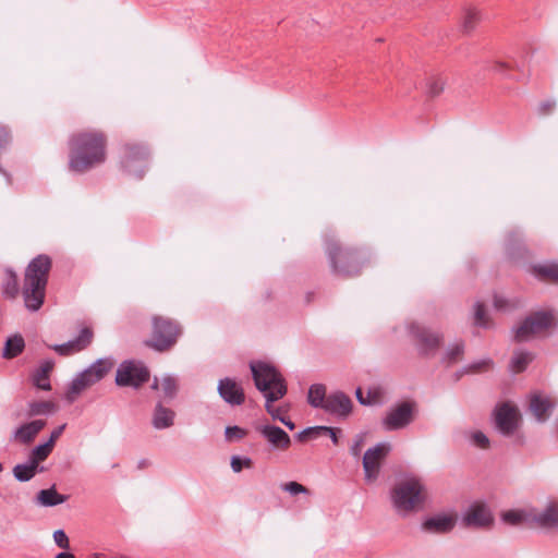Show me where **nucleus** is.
<instances>
[{
  "label": "nucleus",
  "mask_w": 558,
  "mask_h": 558,
  "mask_svg": "<svg viewBox=\"0 0 558 558\" xmlns=\"http://www.w3.org/2000/svg\"><path fill=\"white\" fill-rule=\"evenodd\" d=\"M225 436L228 441L240 440L246 436V430L236 425L228 426L226 427Z\"/></svg>",
  "instance_id": "obj_45"
},
{
  "label": "nucleus",
  "mask_w": 558,
  "mask_h": 558,
  "mask_svg": "<svg viewBox=\"0 0 558 558\" xmlns=\"http://www.w3.org/2000/svg\"><path fill=\"white\" fill-rule=\"evenodd\" d=\"M474 324L480 327H487L486 311L481 302L474 305Z\"/></svg>",
  "instance_id": "obj_44"
},
{
  "label": "nucleus",
  "mask_w": 558,
  "mask_h": 558,
  "mask_svg": "<svg viewBox=\"0 0 558 558\" xmlns=\"http://www.w3.org/2000/svg\"><path fill=\"white\" fill-rule=\"evenodd\" d=\"M257 430L276 450H287L291 446L290 436L279 426L262 425Z\"/></svg>",
  "instance_id": "obj_18"
},
{
  "label": "nucleus",
  "mask_w": 558,
  "mask_h": 558,
  "mask_svg": "<svg viewBox=\"0 0 558 558\" xmlns=\"http://www.w3.org/2000/svg\"><path fill=\"white\" fill-rule=\"evenodd\" d=\"M253 379L256 388L263 392L266 399V411L272 420H278L290 430L295 428V424L287 416L280 414V409L271 405L272 402L280 400L287 393V385L282 375L277 368L265 362H252L250 364Z\"/></svg>",
  "instance_id": "obj_2"
},
{
  "label": "nucleus",
  "mask_w": 558,
  "mask_h": 558,
  "mask_svg": "<svg viewBox=\"0 0 558 558\" xmlns=\"http://www.w3.org/2000/svg\"><path fill=\"white\" fill-rule=\"evenodd\" d=\"M65 426H66L65 424H62V425L58 426L57 428H54L50 434V438L46 442L49 444L51 447H53L56 440L61 436Z\"/></svg>",
  "instance_id": "obj_54"
},
{
  "label": "nucleus",
  "mask_w": 558,
  "mask_h": 558,
  "mask_svg": "<svg viewBox=\"0 0 558 558\" xmlns=\"http://www.w3.org/2000/svg\"><path fill=\"white\" fill-rule=\"evenodd\" d=\"M54 410V404L50 401H35L28 405L29 415L48 414Z\"/></svg>",
  "instance_id": "obj_36"
},
{
  "label": "nucleus",
  "mask_w": 558,
  "mask_h": 558,
  "mask_svg": "<svg viewBox=\"0 0 558 558\" xmlns=\"http://www.w3.org/2000/svg\"><path fill=\"white\" fill-rule=\"evenodd\" d=\"M533 355L530 352L518 351L510 361V369L514 373L523 372L532 362Z\"/></svg>",
  "instance_id": "obj_32"
},
{
  "label": "nucleus",
  "mask_w": 558,
  "mask_h": 558,
  "mask_svg": "<svg viewBox=\"0 0 558 558\" xmlns=\"http://www.w3.org/2000/svg\"><path fill=\"white\" fill-rule=\"evenodd\" d=\"M409 332L415 341L420 355H433L442 342L440 332L432 331L429 328L412 323L409 325Z\"/></svg>",
  "instance_id": "obj_12"
},
{
  "label": "nucleus",
  "mask_w": 558,
  "mask_h": 558,
  "mask_svg": "<svg viewBox=\"0 0 558 558\" xmlns=\"http://www.w3.org/2000/svg\"><path fill=\"white\" fill-rule=\"evenodd\" d=\"M54 558H75V556L68 551L59 553Z\"/></svg>",
  "instance_id": "obj_57"
},
{
  "label": "nucleus",
  "mask_w": 558,
  "mask_h": 558,
  "mask_svg": "<svg viewBox=\"0 0 558 558\" xmlns=\"http://www.w3.org/2000/svg\"><path fill=\"white\" fill-rule=\"evenodd\" d=\"M534 275L542 280H553L558 282V264L549 263V264H539L533 266Z\"/></svg>",
  "instance_id": "obj_30"
},
{
  "label": "nucleus",
  "mask_w": 558,
  "mask_h": 558,
  "mask_svg": "<svg viewBox=\"0 0 558 558\" xmlns=\"http://www.w3.org/2000/svg\"><path fill=\"white\" fill-rule=\"evenodd\" d=\"M158 386H159L158 379H157V377H155L154 383L151 385V389L156 390V389H158Z\"/></svg>",
  "instance_id": "obj_62"
},
{
  "label": "nucleus",
  "mask_w": 558,
  "mask_h": 558,
  "mask_svg": "<svg viewBox=\"0 0 558 558\" xmlns=\"http://www.w3.org/2000/svg\"><path fill=\"white\" fill-rule=\"evenodd\" d=\"M107 140L102 132L84 131L72 134L69 140V168L84 173L106 160Z\"/></svg>",
  "instance_id": "obj_1"
},
{
  "label": "nucleus",
  "mask_w": 558,
  "mask_h": 558,
  "mask_svg": "<svg viewBox=\"0 0 558 558\" xmlns=\"http://www.w3.org/2000/svg\"><path fill=\"white\" fill-rule=\"evenodd\" d=\"M230 464L232 471L239 473L244 468H251L253 465V461L248 457L232 456Z\"/></svg>",
  "instance_id": "obj_42"
},
{
  "label": "nucleus",
  "mask_w": 558,
  "mask_h": 558,
  "mask_svg": "<svg viewBox=\"0 0 558 558\" xmlns=\"http://www.w3.org/2000/svg\"><path fill=\"white\" fill-rule=\"evenodd\" d=\"M161 388L165 397L172 399L178 390L177 380L172 376H166L162 379Z\"/></svg>",
  "instance_id": "obj_40"
},
{
  "label": "nucleus",
  "mask_w": 558,
  "mask_h": 558,
  "mask_svg": "<svg viewBox=\"0 0 558 558\" xmlns=\"http://www.w3.org/2000/svg\"><path fill=\"white\" fill-rule=\"evenodd\" d=\"M218 393L227 403L231 405H240L245 400L243 389L229 377L219 380Z\"/></svg>",
  "instance_id": "obj_19"
},
{
  "label": "nucleus",
  "mask_w": 558,
  "mask_h": 558,
  "mask_svg": "<svg viewBox=\"0 0 558 558\" xmlns=\"http://www.w3.org/2000/svg\"><path fill=\"white\" fill-rule=\"evenodd\" d=\"M11 143V134L7 126L0 125V149H5Z\"/></svg>",
  "instance_id": "obj_50"
},
{
  "label": "nucleus",
  "mask_w": 558,
  "mask_h": 558,
  "mask_svg": "<svg viewBox=\"0 0 558 558\" xmlns=\"http://www.w3.org/2000/svg\"><path fill=\"white\" fill-rule=\"evenodd\" d=\"M391 450L389 442H378L374 447L367 449L363 457V469L365 480L373 482L377 478L380 470V462L388 456Z\"/></svg>",
  "instance_id": "obj_13"
},
{
  "label": "nucleus",
  "mask_w": 558,
  "mask_h": 558,
  "mask_svg": "<svg viewBox=\"0 0 558 558\" xmlns=\"http://www.w3.org/2000/svg\"><path fill=\"white\" fill-rule=\"evenodd\" d=\"M322 428L324 429V430H322V435L328 434L330 436L332 444L338 445V442H339L338 433L340 432V429L336 428V427H329V426H322Z\"/></svg>",
  "instance_id": "obj_52"
},
{
  "label": "nucleus",
  "mask_w": 558,
  "mask_h": 558,
  "mask_svg": "<svg viewBox=\"0 0 558 558\" xmlns=\"http://www.w3.org/2000/svg\"><path fill=\"white\" fill-rule=\"evenodd\" d=\"M52 449H53V447H51L47 442H44V444L35 446L32 449L31 453L34 454L38 460H40L43 462L49 457Z\"/></svg>",
  "instance_id": "obj_46"
},
{
  "label": "nucleus",
  "mask_w": 558,
  "mask_h": 558,
  "mask_svg": "<svg viewBox=\"0 0 558 558\" xmlns=\"http://www.w3.org/2000/svg\"><path fill=\"white\" fill-rule=\"evenodd\" d=\"M456 521L448 514H436L427 518L422 523V529L425 532L434 534H446L453 530Z\"/></svg>",
  "instance_id": "obj_20"
},
{
  "label": "nucleus",
  "mask_w": 558,
  "mask_h": 558,
  "mask_svg": "<svg viewBox=\"0 0 558 558\" xmlns=\"http://www.w3.org/2000/svg\"><path fill=\"white\" fill-rule=\"evenodd\" d=\"M512 238H513V234H510L508 238V242H507V251L509 252L510 255H513L512 247H511Z\"/></svg>",
  "instance_id": "obj_59"
},
{
  "label": "nucleus",
  "mask_w": 558,
  "mask_h": 558,
  "mask_svg": "<svg viewBox=\"0 0 558 558\" xmlns=\"http://www.w3.org/2000/svg\"><path fill=\"white\" fill-rule=\"evenodd\" d=\"M2 293L8 299H14L19 294L17 276L14 270L8 268L2 283Z\"/></svg>",
  "instance_id": "obj_29"
},
{
  "label": "nucleus",
  "mask_w": 558,
  "mask_h": 558,
  "mask_svg": "<svg viewBox=\"0 0 558 558\" xmlns=\"http://www.w3.org/2000/svg\"><path fill=\"white\" fill-rule=\"evenodd\" d=\"M13 476L19 482H28L35 477L36 473L32 471L25 463L16 464L12 470Z\"/></svg>",
  "instance_id": "obj_37"
},
{
  "label": "nucleus",
  "mask_w": 558,
  "mask_h": 558,
  "mask_svg": "<svg viewBox=\"0 0 558 558\" xmlns=\"http://www.w3.org/2000/svg\"><path fill=\"white\" fill-rule=\"evenodd\" d=\"M40 462L41 461L38 460L34 454L29 453L28 460L25 462V464L37 474L45 471V468L39 465Z\"/></svg>",
  "instance_id": "obj_51"
},
{
  "label": "nucleus",
  "mask_w": 558,
  "mask_h": 558,
  "mask_svg": "<svg viewBox=\"0 0 558 558\" xmlns=\"http://www.w3.org/2000/svg\"><path fill=\"white\" fill-rule=\"evenodd\" d=\"M114 361L111 357H102L96 360L89 367H87L93 376L100 381L112 369Z\"/></svg>",
  "instance_id": "obj_28"
},
{
  "label": "nucleus",
  "mask_w": 558,
  "mask_h": 558,
  "mask_svg": "<svg viewBox=\"0 0 558 558\" xmlns=\"http://www.w3.org/2000/svg\"><path fill=\"white\" fill-rule=\"evenodd\" d=\"M80 374L82 375V377L84 378V380L87 383V385L89 387L98 383V380L93 376V374L90 373V371L88 368L84 369Z\"/></svg>",
  "instance_id": "obj_55"
},
{
  "label": "nucleus",
  "mask_w": 558,
  "mask_h": 558,
  "mask_svg": "<svg viewBox=\"0 0 558 558\" xmlns=\"http://www.w3.org/2000/svg\"><path fill=\"white\" fill-rule=\"evenodd\" d=\"M494 425L496 430L504 437H512L521 424V416L518 409L509 402H502L494 409Z\"/></svg>",
  "instance_id": "obj_10"
},
{
  "label": "nucleus",
  "mask_w": 558,
  "mask_h": 558,
  "mask_svg": "<svg viewBox=\"0 0 558 558\" xmlns=\"http://www.w3.org/2000/svg\"><path fill=\"white\" fill-rule=\"evenodd\" d=\"M326 253L336 275L350 277L360 272L361 264L356 250L342 248L336 241L326 240Z\"/></svg>",
  "instance_id": "obj_6"
},
{
  "label": "nucleus",
  "mask_w": 558,
  "mask_h": 558,
  "mask_svg": "<svg viewBox=\"0 0 558 558\" xmlns=\"http://www.w3.org/2000/svg\"><path fill=\"white\" fill-rule=\"evenodd\" d=\"M494 306L497 308V310H506L507 306H508V302L506 299L501 298V296H498V295H495L494 298Z\"/></svg>",
  "instance_id": "obj_56"
},
{
  "label": "nucleus",
  "mask_w": 558,
  "mask_h": 558,
  "mask_svg": "<svg viewBox=\"0 0 558 558\" xmlns=\"http://www.w3.org/2000/svg\"><path fill=\"white\" fill-rule=\"evenodd\" d=\"M149 151L142 144L124 145V153L121 157V168L123 171L135 179H142L147 168Z\"/></svg>",
  "instance_id": "obj_9"
},
{
  "label": "nucleus",
  "mask_w": 558,
  "mask_h": 558,
  "mask_svg": "<svg viewBox=\"0 0 558 558\" xmlns=\"http://www.w3.org/2000/svg\"><path fill=\"white\" fill-rule=\"evenodd\" d=\"M149 369L138 360L123 361L117 368L116 385L119 387L140 388L149 380Z\"/></svg>",
  "instance_id": "obj_8"
},
{
  "label": "nucleus",
  "mask_w": 558,
  "mask_h": 558,
  "mask_svg": "<svg viewBox=\"0 0 558 558\" xmlns=\"http://www.w3.org/2000/svg\"><path fill=\"white\" fill-rule=\"evenodd\" d=\"M322 430H324L322 428V426L306 427L296 434V439L299 441H306L307 439L317 438V437L322 436Z\"/></svg>",
  "instance_id": "obj_41"
},
{
  "label": "nucleus",
  "mask_w": 558,
  "mask_h": 558,
  "mask_svg": "<svg viewBox=\"0 0 558 558\" xmlns=\"http://www.w3.org/2000/svg\"><path fill=\"white\" fill-rule=\"evenodd\" d=\"M469 440L477 448L486 449L489 447V438L481 430H473L469 433Z\"/></svg>",
  "instance_id": "obj_39"
},
{
  "label": "nucleus",
  "mask_w": 558,
  "mask_h": 558,
  "mask_svg": "<svg viewBox=\"0 0 558 558\" xmlns=\"http://www.w3.org/2000/svg\"><path fill=\"white\" fill-rule=\"evenodd\" d=\"M465 343L462 340L456 341L447 347L445 350L441 362L447 366L456 364L459 362L464 354Z\"/></svg>",
  "instance_id": "obj_25"
},
{
  "label": "nucleus",
  "mask_w": 558,
  "mask_h": 558,
  "mask_svg": "<svg viewBox=\"0 0 558 558\" xmlns=\"http://www.w3.org/2000/svg\"><path fill=\"white\" fill-rule=\"evenodd\" d=\"M327 397L326 387L323 384H313L308 389L307 402L315 409H323Z\"/></svg>",
  "instance_id": "obj_27"
},
{
  "label": "nucleus",
  "mask_w": 558,
  "mask_h": 558,
  "mask_svg": "<svg viewBox=\"0 0 558 558\" xmlns=\"http://www.w3.org/2000/svg\"><path fill=\"white\" fill-rule=\"evenodd\" d=\"M481 20L480 11L474 8H469L464 11L462 19V31L464 33L472 32Z\"/></svg>",
  "instance_id": "obj_35"
},
{
  "label": "nucleus",
  "mask_w": 558,
  "mask_h": 558,
  "mask_svg": "<svg viewBox=\"0 0 558 558\" xmlns=\"http://www.w3.org/2000/svg\"><path fill=\"white\" fill-rule=\"evenodd\" d=\"M416 404L412 401H403L390 408L381 420L385 430L395 432L409 426L415 417Z\"/></svg>",
  "instance_id": "obj_11"
},
{
  "label": "nucleus",
  "mask_w": 558,
  "mask_h": 558,
  "mask_svg": "<svg viewBox=\"0 0 558 558\" xmlns=\"http://www.w3.org/2000/svg\"><path fill=\"white\" fill-rule=\"evenodd\" d=\"M550 407L549 400L541 396H534L530 402V409L538 421L545 420V415Z\"/></svg>",
  "instance_id": "obj_31"
},
{
  "label": "nucleus",
  "mask_w": 558,
  "mask_h": 558,
  "mask_svg": "<svg viewBox=\"0 0 558 558\" xmlns=\"http://www.w3.org/2000/svg\"><path fill=\"white\" fill-rule=\"evenodd\" d=\"M69 496L59 494L56 486L47 489H40L35 497V502L41 507H54L68 500Z\"/></svg>",
  "instance_id": "obj_23"
},
{
  "label": "nucleus",
  "mask_w": 558,
  "mask_h": 558,
  "mask_svg": "<svg viewBox=\"0 0 558 558\" xmlns=\"http://www.w3.org/2000/svg\"><path fill=\"white\" fill-rule=\"evenodd\" d=\"M494 518L489 509L484 505H471L463 515V522L469 527H488Z\"/></svg>",
  "instance_id": "obj_17"
},
{
  "label": "nucleus",
  "mask_w": 558,
  "mask_h": 558,
  "mask_svg": "<svg viewBox=\"0 0 558 558\" xmlns=\"http://www.w3.org/2000/svg\"><path fill=\"white\" fill-rule=\"evenodd\" d=\"M364 439H365L364 434H357L354 437L353 444L350 447V453L353 457H359L361 454L362 446L364 444Z\"/></svg>",
  "instance_id": "obj_49"
},
{
  "label": "nucleus",
  "mask_w": 558,
  "mask_h": 558,
  "mask_svg": "<svg viewBox=\"0 0 558 558\" xmlns=\"http://www.w3.org/2000/svg\"><path fill=\"white\" fill-rule=\"evenodd\" d=\"M444 90V82L439 78L429 81L427 85V93L432 97L438 96Z\"/></svg>",
  "instance_id": "obj_48"
},
{
  "label": "nucleus",
  "mask_w": 558,
  "mask_h": 558,
  "mask_svg": "<svg viewBox=\"0 0 558 558\" xmlns=\"http://www.w3.org/2000/svg\"><path fill=\"white\" fill-rule=\"evenodd\" d=\"M51 267V258L46 254H40L34 257L25 269L22 294L25 306L31 312L38 311L45 302Z\"/></svg>",
  "instance_id": "obj_3"
},
{
  "label": "nucleus",
  "mask_w": 558,
  "mask_h": 558,
  "mask_svg": "<svg viewBox=\"0 0 558 558\" xmlns=\"http://www.w3.org/2000/svg\"><path fill=\"white\" fill-rule=\"evenodd\" d=\"M281 489L289 493L292 496H296L299 494H310L308 488L298 482L284 483L281 485Z\"/></svg>",
  "instance_id": "obj_43"
},
{
  "label": "nucleus",
  "mask_w": 558,
  "mask_h": 558,
  "mask_svg": "<svg viewBox=\"0 0 558 558\" xmlns=\"http://www.w3.org/2000/svg\"><path fill=\"white\" fill-rule=\"evenodd\" d=\"M0 173L3 174L7 178L8 183H11V175H10V173L8 171H5L1 166H0Z\"/></svg>",
  "instance_id": "obj_61"
},
{
  "label": "nucleus",
  "mask_w": 558,
  "mask_h": 558,
  "mask_svg": "<svg viewBox=\"0 0 558 558\" xmlns=\"http://www.w3.org/2000/svg\"><path fill=\"white\" fill-rule=\"evenodd\" d=\"M390 499L395 510L401 515H407L423 507L425 487L420 478L415 476L407 477L392 487Z\"/></svg>",
  "instance_id": "obj_4"
},
{
  "label": "nucleus",
  "mask_w": 558,
  "mask_h": 558,
  "mask_svg": "<svg viewBox=\"0 0 558 558\" xmlns=\"http://www.w3.org/2000/svg\"><path fill=\"white\" fill-rule=\"evenodd\" d=\"M174 411L163 407L161 402H158L153 412L151 425L158 430L170 428L174 424Z\"/></svg>",
  "instance_id": "obj_21"
},
{
  "label": "nucleus",
  "mask_w": 558,
  "mask_h": 558,
  "mask_svg": "<svg viewBox=\"0 0 558 558\" xmlns=\"http://www.w3.org/2000/svg\"><path fill=\"white\" fill-rule=\"evenodd\" d=\"M53 361L46 360L41 363L40 367L36 371V373L33 376V384L41 390H50L51 385L49 380V373L53 368Z\"/></svg>",
  "instance_id": "obj_24"
},
{
  "label": "nucleus",
  "mask_w": 558,
  "mask_h": 558,
  "mask_svg": "<svg viewBox=\"0 0 558 558\" xmlns=\"http://www.w3.org/2000/svg\"><path fill=\"white\" fill-rule=\"evenodd\" d=\"M353 403L349 396L342 391H335L328 395L323 410L337 418L344 420L352 412Z\"/></svg>",
  "instance_id": "obj_15"
},
{
  "label": "nucleus",
  "mask_w": 558,
  "mask_h": 558,
  "mask_svg": "<svg viewBox=\"0 0 558 558\" xmlns=\"http://www.w3.org/2000/svg\"><path fill=\"white\" fill-rule=\"evenodd\" d=\"M181 326L170 317L155 315L151 317V337L145 344L158 352L170 350L181 336Z\"/></svg>",
  "instance_id": "obj_5"
},
{
  "label": "nucleus",
  "mask_w": 558,
  "mask_h": 558,
  "mask_svg": "<svg viewBox=\"0 0 558 558\" xmlns=\"http://www.w3.org/2000/svg\"><path fill=\"white\" fill-rule=\"evenodd\" d=\"M502 521L511 524L519 525L523 521L527 522L526 512L518 510H509L502 513Z\"/></svg>",
  "instance_id": "obj_38"
},
{
  "label": "nucleus",
  "mask_w": 558,
  "mask_h": 558,
  "mask_svg": "<svg viewBox=\"0 0 558 558\" xmlns=\"http://www.w3.org/2000/svg\"><path fill=\"white\" fill-rule=\"evenodd\" d=\"M53 541L56 545L62 549L66 550L70 548L69 537L63 530H57L53 532Z\"/></svg>",
  "instance_id": "obj_47"
},
{
  "label": "nucleus",
  "mask_w": 558,
  "mask_h": 558,
  "mask_svg": "<svg viewBox=\"0 0 558 558\" xmlns=\"http://www.w3.org/2000/svg\"><path fill=\"white\" fill-rule=\"evenodd\" d=\"M356 398H357V400H359V402H360L361 404H367V403H368L367 401H365V400L363 399L361 388H357V389H356Z\"/></svg>",
  "instance_id": "obj_58"
},
{
  "label": "nucleus",
  "mask_w": 558,
  "mask_h": 558,
  "mask_svg": "<svg viewBox=\"0 0 558 558\" xmlns=\"http://www.w3.org/2000/svg\"><path fill=\"white\" fill-rule=\"evenodd\" d=\"M89 386L84 380L81 374H78L72 381L65 393V399L69 403H73L76 398Z\"/></svg>",
  "instance_id": "obj_33"
},
{
  "label": "nucleus",
  "mask_w": 558,
  "mask_h": 558,
  "mask_svg": "<svg viewBox=\"0 0 558 558\" xmlns=\"http://www.w3.org/2000/svg\"><path fill=\"white\" fill-rule=\"evenodd\" d=\"M526 518L527 522L533 523L539 529H558V501H549L543 510L531 509L526 512Z\"/></svg>",
  "instance_id": "obj_14"
},
{
  "label": "nucleus",
  "mask_w": 558,
  "mask_h": 558,
  "mask_svg": "<svg viewBox=\"0 0 558 558\" xmlns=\"http://www.w3.org/2000/svg\"><path fill=\"white\" fill-rule=\"evenodd\" d=\"M555 317L550 312L537 311L529 316L514 329V339L525 342L553 327Z\"/></svg>",
  "instance_id": "obj_7"
},
{
  "label": "nucleus",
  "mask_w": 558,
  "mask_h": 558,
  "mask_svg": "<svg viewBox=\"0 0 558 558\" xmlns=\"http://www.w3.org/2000/svg\"><path fill=\"white\" fill-rule=\"evenodd\" d=\"M508 68H510V65H509V64H507V63H504V62H498V63H496V69H497L498 71H501V70H504V69H508Z\"/></svg>",
  "instance_id": "obj_60"
},
{
  "label": "nucleus",
  "mask_w": 558,
  "mask_h": 558,
  "mask_svg": "<svg viewBox=\"0 0 558 558\" xmlns=\"http://www.w3.org/2000/svg\"><path fill=\"white\" fill-rule=\"evenodd\" d=\"M25 348V342L22 336L14 335L9 337L4 343L2 356L11 360L20 355Z\"/></svg>",
  "instance_id": "obj_26"
},
{
  "label": "nucleus",
  "mask_w": 558,
  "mask_h": 558,
  "mask_svg": "<svg viewBox=\"0 0 558 558\" xmlns=\"http://www.w3.org/2000/svg\"><path fill=\"white\" fill-rule=\"evenodd\" d=\"M94 332L89 327L81 329L78 336L62 344L49 345L59 355L66 356L86 349L93 340Z\"/></svg>",
  "instance_id": "obj_16"
},
{
  "label": "nucleus",
  "mask_w": 558,
  "mask_h": 558,
  "mask_svg": "<svg viewBox=\"0 0 558 558\" xmlns=\"http://www.w3.org/2000/svg\"><path fill=\"white\" fill-rule=\"evenodd\" d=\"M555 105L554 100H545L541 102L538 106V113L542 116L550 113L554 110Z\"/></svg>",
  "instance_id": "obj_53"
},
{
  "label": "nucleus",
  "mask_w": 558,
  "mask_h": 558,
  "mask_svg": "<svg viewBox=\"0 0 558 558\" xmlns=\"http://www.w3.org/2000/svg\"><path fill=\"white\" fill-rule=\"evenodd\" d=\"M46 422L43 420H35L29 423H25L17 427L13 433V438L22 444H29L36 437V435L45 427Z\"/></svg>",
  "instance_id": "obj_22"
},
{
  "label": "nucleus",
  "mask_w": 558,
  "mask_h": 558,
  "mask_svg": "<svg viewBox=\"0 0 558 558\" xmlns=\"http://www.w3.org/2000/svg\"><path fill=\"white\" fill-rule=\"evenodd\" d=\"M3 470V465L0 463V472Z\"/></svg>",
  "instance_id": "obj_63"
},
{
  "label": "nucleus",
  "mask_w": 558,
  "mask_h": 558,
  "mask_svg": "<svg viewBox=\"0 0 558 558\" xmlns=\"http://www.w3.org/2000/svg\"><path fill=\"white\" fill-rule=\"evenodd\" d=\"M493 364L494 363L492 359H482L480 361L473 362L464 366L462 369L457 372L456 377L457 379H459L463 374L480 373L489 369L493 366Z\"/></svg>",
  "instance_id": "obj_34"
}]
</instances>
